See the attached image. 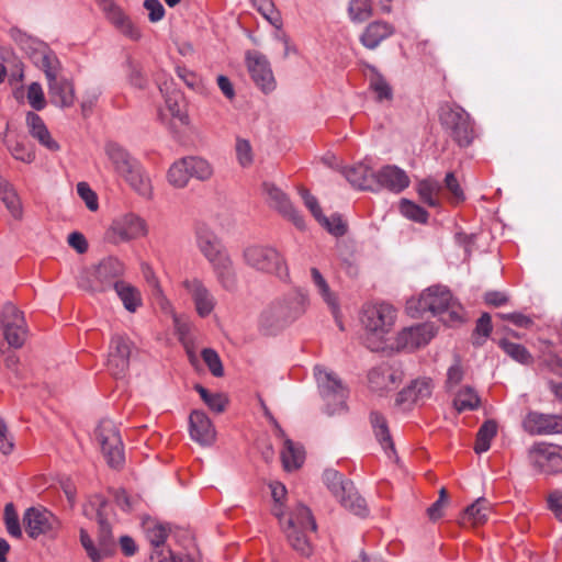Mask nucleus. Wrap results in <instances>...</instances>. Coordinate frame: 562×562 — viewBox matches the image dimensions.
Here are the masks:
<instances>
[{
	"label": "nucleus",
	"mask_w": 562,
	"mask_h": 562,
	"mask_svg": "<svg viewBox=\"0 0 562 562\" xmlns=\"http://www.w3.org/2000/svg\"><path fill=\"white\" fill-rule=\"evenodd\" d=\"M11 36L31 63L45 74L50 102L59 108L71 106L75 101L74 86L58 77L61 65L55 52L45 42L20 30H13Z\"/></svg>",
	"instance_id": "f257e3e1"
},
{
	"label": "nucleus",
	"mask_w": 562,
	"mask_h": 562,
	"mask_svg": "<svg viewBox=\"0 0 562 562\" xmlns=\"http://www.w3.org/2000/svg\"><path fill=\"white\" fill-rule=\"evenodd\" d=\"M273 505L272 515L279 520L290 546L303 557H310L313 552L311 535L316 531V522L311 510L299 503L291 512H286L283 499L286 496V488L280 482L269 484Z\"/></svg>",
	"instance_id": "f03ea898"
},
{
	"label": "nucleus",
	"mask_w": 562,
	"mask_h": 562,
	"mask_svg": "<svg viewBox=\"0 0 562 562\" xmlns=\"http://www.w3.org/2000/svg\"><path fill=\"white\" fill-rule=\"evenodd\" d=\"M406 311L413 317L430 312L447 326H456L464 321L462 305L453 299L449 289L442 285L429 286L418 297L409 299L406 302Z\"/></svg>",
	"instance_id": "7ed1b4c3"
},
{
	"label": "nucleus",
	"mask_w": 562,
	"mask_h": 562,
	"mask_svg": "<svg viewBox=\"0 0 562 562\" xmlns=\"http://www.w3.org/2000/svg\"><path fill=\"white\" fill-rule=\"evenodd\" d=\"M195 241L196 247L211 265L218 283L225 290H233L237 281L236 272L221 238L202 223L195 228Z\"/></svg>",
	"instance_id": "20e7f679"
},
{
	"label": "nucleus",
	"mask_w": 562,
	"mask_h": 562,
	"mask_svg": "<svg viewBox=\"0 0 562 562\" xmlns=\"http://www.w3.org/2000/svg\"><path fill=\"white\" fill-rule=\"evenodd\" d=\"M104 150L110 169L123 178L136 193L149 198L153 188L142 165L116 143H108Z\"/></svg>",
	"instance_id": "39448f33"
},
{
	"label": "nucleus",
	"mask_w": 562,
	"mask_h": 562,
	"mask_svg": "<svg viewBox=\"0 0 562 562\" xmlns=\"http://www.w3.org/2000/svg\"><path fill=\"white\" fill-rule=\"evenodd\" d=\"M397 318L396 308L386 302H372L363 305L361 311V324L367 338V347L372 351L383 348L385 337L393 329Z\"/></svg>",
	"instance_id": "423d86ee"
},
{
	"label": "nucleus",
	"mask_w": 562,
	"mask_h": 562,
	"mask_svg": "<svg viewBox=\"0 0 562 562\" xmlns=\"http://www.w3.org/2000/svg\"><path fill=\"white\" fill-rule=\"evenodd\" d=\"M314 376L325 402V413L333 416L345 412L348 391L337 374L323 366H315Z\"/></svg>",
	"instance_id": "0eeeda50"
},
{
	"label": "nucleus",
	"mask_w": 562,
	"mask_h": 562,
	"mask_svg": "<svg viewBox=\"0 0 562 562\" xmlns=\"http://www.w3.org/2000/svg\"><path fill=\"white\" fill-rule=\"evenodd\" d=\"M124 273V265L116 258L108 257L97 266L86 271V278H81L79 285L91 292H103L115 288L121 282L120 277Z\"/></svg>",
	"instance_id": "6e6552de"
},
{
	"label": "nucleus",
	"mask_w": 562,
	"mask_h": 562,
	"mask_svg": "<svg viewBox=\"0 0 562 562\" xmlns=\"http://www.w3.org/2000/svg\"><path fill=\"white\" fill-rule=\"evenodd\" d=\"M245 262L261 272L276 274L283 279L288 277V267L281 254L272 246L250 245L244 250Z\"/></svg>",
	"instance_id": "1a4fd4ad"
},
{
	"label": "nucleus",
	"mask_w": 562,
	"mask_h": 562,
	"mask_svg": "<svg viewBox=\"0 0 562 562\" xmlns=\"http://www.w3.org/2000/svg\"><path fill=\"white\" fill-rule=\"evenodd\" d=\"M440 122L459 146H468L474 138L470 115L461 106L445 104L440 109Z\"/></svg>",
	"instance_id": "9d476101"
},
{
	"label": "nucleus",
	"mask_w": 562,
	"mask_h": 562,
	"mask_svg": "<svg viewBox=\"0 0 562 562\" xmlns=\"http://www.w3.org/2000/svg\"><path fill=\"white\" fill-rule=\"evenodd\" d=\"M95 437L108 464L112 468H120L125 458L122 439L114 422L101 420L95 429Z\"/></svg>",
	"instance_id": "9b49d317"
},
{
	"label": "nucleus",
	"mask_w": 562,
	"mask_h": 562,
	"mask_svg": "<svg viewBox=\"0 0 562 562\" xmlns=\"http://www.w3.org/2000/svg\"><path fill=\"white\" fill-rule=\"evenodd\" d=\"M248 72L258 89L268 94L277 88V81L270 63L265 55L257 50L246 53Z\"/></svg>",
	"instance_id": "f8f14e48"
},
{
	"label": "nucleus",
	"mask_w": 562,
	"mask_h": 562,
	"mask_svg": "<svg viewBox=\"0 0 562 562\" xmlns=\"http://www.w3.org/2000/svg\"><path fill=\"white\" fill-rule=\"evenodd\" d=\"M97 3L106 20L117 32L132 41H138L140 38L142 34L139 29L115 0H97Z\"/></svg>",
	"instance_id": "ddd939ff"
},
{
	"label": "nucleus",
	"mask_w": 562,
	"mask_h": 562,
	"mask_svg": "<svg viewBox=\"0 0 562 562\" xmlns=\"http://www.w3.org/2000/svg\"><path fill=\"white\" fill-rule=\"evenodd\" d=\"M262 188L267 203L271 209L277 211L284 218L291 221L299 229L305 228L304 217L280 188L270 182H263Z\"/></svg>",
	"instance_id": "4468645a"
},
{
	"label": "nucleus",
	"mask_w": 562,
	"mask_h": 562,
	"mask_svg": "<svg viewBox=\"0 0 562 562\" xmlns=\"http://www.w3.org/2000/svg\"><path fill=\"white\" fill-rule=\"evenodd\" d=\"M133 342L122 334H114L110 341L108 369L116 378L124 375L130 367Z\"/></svg>",
	"instance_id": "2eb2a0df"
},
{
	"label": "nucleus",
	"mask_w": 562,
	"mask_h": 562,
	"mask_svg": "<svg viewBox=\"0 0 562 562\" xmlns=\"http://www.w3.org/2000/svg\"><path fill=\"white\" fill-rule=\"evenodd\" d=\"M529 460L541 473L550 474L562 470V447L540 442L529 450Z\"/></svg>",
	"instance_id": "dca6fc26"
},
{
	"label": "nucleus",
	"mask_w": 562,
	"mask_h": 562,
	"mask_svg": "<svg viewBox=\"0 0 562 562\" xmlns=\"http://www.w3.org/2000/svg\"><path fill=\"white\" fill-rule=\"evenodd\" d=\"M182 285L190 296L194 310L200 317H207L216 306V299L203 280L196 277L187 278Z\"/></svg>",
	"instance_id": "f3484780"
},
{
	"label": "nucleus",
	"mask_w": 562,
	"mask_h": 562,
	"mask_svg": "<svg viewBox=\"0 0 562 562\" xmlns=\"http://www.w3.org/2000/svg\"><path fill=\"white\" fill-rule=\"evenodd\" d=\"M1 325L8 344L20 348L25 340V321L23 314L12 303H7L2 308Z\"/></svg>",
	"instance_id": "a211bd4d"
},
{
	"label": "nucleus",
	"mask_w": 562,
	"mask_h": 562,
	"mask_svg": "<svg viewBox=\"0 0 562 562\" xmlns=\"http://www.w3.org/2000/svg\"><path fill=\"white\" fill-rule=\"evenodd\" d=\"M437 334L431 323L418 324L401 330L396 337L397 349L413 351L426 346Z\"/></svg>",
	"instance_id": "6ab92c4d"
},
{
	"label": "nucleus",
	"mask_w": 562,
	"mask_h": 562,
	"mask_svg": "<svg viewBox=\"0 0 562 562\" xmlns=\"http://www.w3.org/2000/svg\"><path fill=\"white\" fill-rule=\"evenodd\" d=\"M401 380L402 372L389 363L371 369L368 374L370 390L379 394L396 389Z\"/></svg>",
	"instance_id": "aec40b11"
},
{
	"label": "nucleus",
	"mask_w": 562,
	"mask_h": 562,
	"mask_svg": "<svg viewBox=\"0 0 562 562\" xmlns=\"http://www.w3.org/2000/svg\"><path fill=\"white\" fill-rule=\"evenodd\" d=\"M112 232L116 241H130L147 234L145 221L134 214L127 213L116 218L112 224Z\"/></svg>",
	"instance_id": "412c9836"
},
{
	"label": "nucleus",
	"mask_w": 562,
	"mask_h": 562,
	"mask_svg": "<svg viewBox=\"0 0 562 562\" xmlns=\"http://www.w3.org/2000/svg\"><path fill=\"white\" fill-rule=\"evenodd\" d=\"M189 432L191 439L202 447L212 446L216 439V430L211 419L199 409L192 411L189 416Z\"/></svg>",
	"instance_id": "4be33fe9"
},
{
	"label": "nucleus",
	"mask_w": 562,
	"mask_h": 562,
	"mask_svg": "<svg viewBox=\"0 0 562 562\" xmlns=\"http://www.w3.org/2000/svg\"><path fill=\"white\" fill-rule=\"evenodd\" d=\"M522 426L531 435L559 434L562 432V417L531 412L525 417Z\"/></svg>",
	"instance_id": "5701e85b"
},
{
	"label": "nucleus",
	"mask_w": 562,
	"mask_h": 562,
	"mask_svg": "<svg viewBox=\"0 0 562 562\" xmlns=\"http://www.w3.org/2000/svg\"><path fill=\"white\" fill-rule=\"evenodd\" d=\"M0 137L7 150L15 160L24 164H32L35 160L36 156L34 147L26 144L24 137L19 134L11 133L9 124H7L5 131L0 134Z\"/></svg>",
	"instance_id": "b1692460"
},
{
	"label": "nucleus",
	"mask_w": 562,
	"mask_h": 562,
	"mask_svg": "<svg viewBox=\"0 0 562 562\" xmlns=\"http://www.w3.org/2000/svg\"><path fill=\"white\" fill-rule=\"evenodd\" d=\"M24 525L27 535L31 538H37L40 535L47 533L57 522L56 518L48 510L29 508L24 514Z\"/></svg>",
	"instance_id": "393cba45"
},
{
	"label": "nucleus",
	"mask_w": 562,
	"mask_h": 562,
	"mask_svg": "<svg viewBox=\"0 0 562 562\" xmlns=\"http://www.w3.org/2000/svg\"><path fill=\"white\" fill-rule=\"evenodd\" d=\"M307 296L301 292H293L274 302L281 318L289 325L300 318L306 311Z\"/></svg>",
	"instance_id": "a878e982"
},
{
	"label": "nucleus",
	"mask_w": 562,
	"mask_h": 562,
	"mask_svg": "<svg viewBox=\"0 0 562 562\" xmlns=\"http://www.w3.org/2000/svg\"><path fill=\"white\" fill-rule=\"evenodd\" d=\"M375 190L386 188L393 192H401L409 184V179L404 170L396 166L383 167L374 177Z\"/></svg>",
	"instance_id": "bb28decb"
},
{
	"label": "nucleus",
	"mask_w": 562,
	"mask_h": 562,
	"mask_svg": "<svg viewBox=\"0 0 562 562\" xmlns=\"http://www.w3.org/2000/svg\"><path fill=\"white\" fill-rule=\"evenodd\" d=\"M434 384L428 378L414 380L397 395L398 404H418L424 403L432 394Z\"/></svg>",
	"instance_id": "cd10ccee"
},
{
	"label": "nucleus",
	"mask_w": 562,
	"mask_h": 562,
	"mask_svg": "<svg viewBox=\"0 0 562 562\" xmlns=\"http://www.w3.org/2000/svg\"><path fill=\"white\" fill-rule=\"evenodd\" d=\"M25 123L30 135L43 147L50 151H57L59 149L58 143L52 137L47 126L38 114L27 112Z\"/></svg>",
	"instance_id": "c85d7f7f"
},
{
	"label": "nucleus",
	"mask_w": 562,
	"mask_h": 562,
	"mask_svg": "<svg viewBox=\"0 0 562 562\" xmlns=\"http://www.w3.org/2000/svg\"><path fill=\"white\" fill-rule=\"evenodd\" d=\"M341 173L351 186L361 190L375 191V173L366 162H359L355 166L342 168Z\"/></svg>",
	"instance_id": "c756f323"
},
{
	"label": "nucleus",
	"mask_w": 562,
	"mask_h": 562,
	"mask_svg": "<svg viewBox=\"0 0 562 562\" xmlns=\"http://www.w3.org/2000/svg\"><path fill=\"white\" fill-rule=\"evenodd\" d=\"M159 90L165 97V103L170 115L179 120L182 124L188 123V115L184 112V101L182 94L172 89L171 86L166 81L159 86Z\"/></svg>",
	"instance_id": "7c9ffc66"
},
{
	"label": "nucleus",
	"mask_w": 562,
	"mask_h": 562,
	"mask_svg": "<svg viewBox=\"0 0 562 562\" xmlns=\"http://www.w3.org/2000/svg\"><path fill=\"white\" fill-rule=\"evenodd\" d=\"M393 27L386 22L375 21L370 23L360 40L363 46L369 49L376 48L382 41L387 38L393 33Z\"/></svg>",
	"instance_id": "2f4dec72"
},
{
	"label": "nucleus",
	"mask_w": 562,
	"mask_h": 562,
	"mask_svg": "<svg viewBox=\"0 0 562 562\" xmlns=\"http://www.w3.org/2000/svg\"><path fill=\"white\" fill-rule=\"evenodd\" d=\"M311 280L316 293L322 297L324 303L327 304L331 312L336 314L339 308L337 295L331 290L321 271L315 267L311 268Z\"/></svg>",
	"instance_id": "473e14b6"
},
{
	"label": "nucleus",
	"mask_w": 562,
	"mask_h": 562,
	"mask_svg": "<svg viewBox=\"0 0 562 562\" xmlns=\"http://www.w3.org/2000/svg\"><path fill=\"white\" fill-rule=\"evenodd\" d=\"M114 290L122 301L125 310L128 312L134 313L142 305L140 292L131 283L124 281L117 282L115 283Z\"/></svg>",
	"instance_id": "72a5a7b5"
},
{
	"label": "nucleus",
	"mask_w": 562,
	"mask_h": 562,
	"mask_svg": "<svg viewBox=\"0 0 562 562\" xmlns=\"http://www.w3.org/2000/svg\"><path fill=\"white\" fill-rule=\"evenodd\" d=\"M281 460L286 471L299 469L304 461V452L300 445L294 443L291 439H284L281 450Z\"/></svg>",
	"instance_id": "f704fd0d"
},
{
	"label": "nucleus",
	"mask_w": 562,
	"mask_h": 562,
	"mask_svg": "<svg viewBox=\"0 0 562 562\" xmlns=\"http://www.w3.org/2000/svg\"><path fill=\"white\" fill-rule=\"evenodd\" d=\"M279 312L280 311L278 310L276 303H272L262 311L259 318V326L266 334H274L281 328L288 326L285 321L281 318Z\"/></svg>",
	"instance_id": "c9c22d12"
},
{
	"label": "nucleus",
	"mask_w": 562,
	"mask_h": 562,
	"mask_svg": "<svg viewBox=\"0 0 562 562\" xmlns=\"http://www.w3.org/2000/svg\"><path fill=\"white\" fill-rule=\"evenodd\" d=\"M480 404V396L476 391L469 385L460 387L454 394L453 406L459 413L474 411L479 408Z\"/></svg>",
	"instance_id": "e433bc0d"
},
{
	"label": "nucleus",
	"mask_w": 562,
	"mask_h": 562,
	"mask_svg": "<svg viewBox=\"0 0 562 562\" xmlns=\"http://www.w3.org/2000/svg\"><path fill=\"white\" fill-rule=\"evenodd\" d=\"M324 482L334 496H336L339 492L347 493L349 496L355 495L353 482L345 479L335 470H326L324 472Z\"/></svg>",
	"instance_id": "4c0bfd02"
},
{
	"label": "nucleus",
	"mask_w": 562,
	"mask_h": 562,
	"mask_svg": "<svg viewBox=\"0 0 562 562\" xmlns=\"http://www.w3.org/2000/svg\"><path fill=\"white\" fill-rule=\"evenodd\" d=\"M191 178L187 157L175 161L167 173L168 182L175 188H184Z\"/></svg>",
	"instance_id": "58836bf2"
},
{
	"label": "nucleus",
	"mask_w": 562,
	"mask_h": 562,
	"mask_svg": "<svg viewBox=\"0 0 562 562\" xmlns=\"http://www.w3.org/2000/svg\"><path fill=\"white\" fill-rule=\"evenodd\" d=\"M144 530L147 540L153 546V551H167L164 548V543L168 537V529L165 525L155 522V521H146L144 524Z\"/></svg>",
	"instance_id": "ea45409f"
},
{
	"label": "nucleus",
	"mask_w": 562,
	"mask_h": 562,
	"mask_svg": "<svg viewBox=\"0 0 562 562\" xmlns=\"http://www.w3.org/2000/svg\"><path fill=\"white\" fill-rule=\"evenodd\" d=\"M370 420H371L375 437L379 440V442L381 443V446L383 447V449L385 451H387V449L393 451L394 450L393 442H392V439H391V436L389 432V427H387L385 417L378 412H372L370 415Z\"/></svg>",
	"instance_id": "a19ab883"
},
{
	"label": "nucleus",
	"mask_w": 562,
	"mask_h": 562,
	"mask_svg": "<svg viewBox=\"0 0 562 562\" xmlns=\"http://www.w3.org/2000/svg\"><path fill=\"white\" fill-rule=\"evenodd\" d=\"M341 506L356 516L364 517L368 514V507L364 498H362L355 487V495L339 492L336 496Z\"/></svg>",
	"instance_id": "79ce46f5"
},
{
	"label": "nucleus",
	"mask_w": 562,
	"mask_h": 562,
	"mask_svg": "<svg viewBox=\"0 0 562 562\" xmlns=\"http://www.w3.org/2000/svg\"><path fill=\"white\" fill-rule=\"evenodd\" d=\"M442 186L435 179H425L418 183L419 198L431 207L439 205L438 195L441 192Z\"/></svg>",
	"instance_id": "37998d69"
},
{
	"label": "nucleus",
	"mask_w": 562,
	"mask_h": 562,
	"mask_svg": "<svg viewBox=\"0 0 562 562\" xmlns=\"http://www.w3.org/2000/svg\"><path fill=\"white\" fill-rule=\"evenodd\" d=\"M497 424L494 420H486L479 429L474 450L481 454L491 447V440L496 436Z\"/></svg>",
	"instance_id": "c03bdc74"
},
{
	"label": "nucleus",
	"mask_w": 562,
	"mask_h": 562,
	"mask_svg": "<svg viewBox=\"0 0 562 562\" xmlns=\"http://www.w3.org/2000/svg\"><path fill=\"white\" fill-rule=\"evenodd\" d=\"M0 190V199L15 218L21 217L22 205L15 189L7 181Z\"/></svg>",
	"instance_id": "a18cd8bd"
},
{
	"label": "nucleus",
	"mask_w": 562,
	"mask_h": 562,
	"mask_svg": "<svg viewBox=\"0 0 562 562\" xmlns=\"http://www.w3.org/2000/svg\"><path fill=\"white\" fill-rule=\"evenodd\" d=\"M498 346L507 356L521 364H529L532 361L531 353L520 344L512 342L508 339H501Z\"/></svg>",
	"instance_id": "49530a36"
},
{
	"label": "nucleus",
	"mask_w": 562,
	"mask_h": 562,
	"mask_svg": "<svg viewBox=\"0 0 562 562\" xmlns=\"http://www.w3.org/2000/svg\"><path fill=\"white\" fill-rule=\"evenodd\" d=\"M369 70L370 89L376 94V99L379 101L390 100L392 98L390 85L374 67H369Z\"/></svg>",
	"instance_id": "de8ad7c7"
},
{
	"label": "nucleus",
	"mask_w": 562,
	"mask_h": 562,
	"mask_svg": "<svg viewBox=\"0 0 562 562\" xmlns=\"http://www.w3.org/2000/svg\"><path fill=\"white\" fill-rule=\"evenodd\" d=\"M258 12L276 29L282 27V18L272 0H250Z\"/></svg>",
	"instance_id": "09e8293b"
},
{
	"label": "nucleus",
	"mask_w": 562,
	"mask_h": 562,
	"mask_svg": "<svg viewBox=\"0 0 562 562\" xmlns=\"http://www.w3.org/2000/svg\"><path fill=\"white\" fill-rule=\"evenodd\" d=\"M188 164L191 173V178H195L200 181H206L213 176L212 165L204 158L196 156H188Z\"/></svg>",
	"instance_id": "8fccbe9b"
},
{
	"label": "nucleus",
	"mask_w": 562,
	"mask_h": 562,
	"mask_svg": "<svg viewBox=\"0 0 562 562\" xmlns=\"http://www.w3.org/2000/svg\"><path fill=\"white\" fill-rule=\"evenodd\" d=\"M194 389L211 411L215 413L225 411L227 398L222 393H211L200 384H196Z\"/></svg>",
	"instance_id": "3c124183"
},
{
	"label": "nucleus",
	"mask_w": 562,
	"mask_h": 562,
	"mask_svg": "<svg viewBox=\"0 0 562 562\" xmlns=\"http://www.w3.org/2000/svg\"><path fill=\"white\" fill-rule=\"evenodd\" d=\"M488 513V502L480 497L472 505L467 507L463 519H468L472 524H482L486 520Z\"/></svg>",
	"instance_id": "603ef678"
},
{
	"label": "nucleus",
	"mask_w": 562,
	"mask_h": 562,
	"mask_svg": "<svg viewBox=\"0 0 562 562\" xmlns=\"http://www.w3.org/2000/svg\"><path fill=\"white\" fill-rule=\"evenodd\" d=\"M400 211L408 220L417 223H426L428 213L414 202L403 199L400 203Z\"/></svg>",
	"instance_id": "864d4df0"
},
{
	"label": "nucleus",
	"mask_w": 562,
	"mask_h": 562,
	"mask_svg": "<svg viewBox=\"0 0 562 562\" xmlns=\"http://www.w3.org/2000/svg\"><path fill=\"white\" fill-rule=\"evenodd\" d=\"M235 154L240 167L247 168L254 162V151L249 140L237 137L235 143Z\"/></svg>",
	"instance_id": "5fc2aeb1"
},
{
	"label": "nucleus",
	"mask_w": 562,
	"mask_h": 562,
	"mask_svg": "<svg viewBox=\"0 0 562 562\" xmlns=\"http://www.w3.org/2000/svg\"><path fill=\"white\" fill-rule=\"evenodd\" d=\"M492 331L491 316L487 313H483L476 322V326L473 333V345L476 347L483 346L487 337Z\"/></svg>",
	"instance_id": "6e6d98bb"
},
{
	"label": "nucleus",
	"mask_w": 562,
	"mask_h": 562,
	"mask_svg": "<svg viewBox=\"0 0 562 562\" xmlns=\"http://www.w3.org/2000/svg\"><path fill=\"white\" fill-rule=\"evenodd\" d=\"M371 12H372L371 0H350L349 15L352 21L363 22L371 15Z\"/></svg>",
	"instance_id": "4d7b16f0"
},
{
	"label": "nucleus",
	"mask_w": 562,
	"mask_h": 562,
	"mask_svg": "<svg viewBox=\"0 0 562 562\" xmlns=\"http://www.w3.org/2000/svg\"><path fill=\"white\" fill-rule=\"evenodd\" d=\"M106 501L101 495H94L89 499V502L83 506V514L87 517L93 518L97 520L106 518L105 507Z\"/></svg>",
	"instance_id": "13d9d810"
},
{
	"label": "nucleus",
	"mask_w": 562,
	"mask_h": 562,
	"mask_svg": "<svg viewBox=\"0 0 562 562\" xmlns=\"http://www.w3.org/2000/svg\"><path fill=\"white\" fill-rule=\"evenodd\" d=\"M5 61V68L8 74V80L11 86L19 85L24 79V65L16 57L12 56L11 58H3Z\"/></svg>",
	"instance_id": "bf43d9fd"
},
{
	"label": "nucleus",
	"mask_w": 562,
	"mask_h": 562,
	"mask_svg": "<svg viewBox=\"0 0 562 562\" xmlns=\"http://www.w3.org/2000/svg\"><path fill=\"white\" fill-rule=\"evenodd\" d=\"M328 233L331 235L339 237L345 235L347 231V226L345 222L342 221L341 216L338 214H333L331 216L327 217L323 215L317 221Z\"/></svg>",
	"instance_id": "052dcab7"
},
{
	"label": "nucleus",
	"mask_w": 562,
	"mask_h": 562,
	"mask_svg": "<svg viewBox=\"0 0 562 562\" xmlns=\"http://www.w3.org/2000/svg\"><path fill=\"white\" fill-rule=\"evenodd\" d=\"M98 524L100 527V538H99L98 551L101 552V559H102L111 552L113 541L111 538V528L106 521V518L99 519Z\"/></svg>",
	"instance_id": "680f3d73"
},
{
	"label": "nucleus",
	"mask_w": 562,
	"mask_h": 562,
	"mask_svg": "<svg viewBox=\"0 0 562 562\" xmlns=\"http://www.w3.org/2000/svg\"><path fill=\"white\" fill-rule=\"evenodd\" d=\"M202 359L214 376H222L224 368L218 353L212 348H204L201 352Z\"/></svg>",
	"instance_id": "e2e57ef3"
},
{
	"label": "nucleus",
	"mask_w": 562,
	"mask_h": 562,
	"mask_svg": "<svg viewBox=\"0 0 562 562\" xmlns=\"http://www.w3.org/2000/svg\"><path fill=\"white\" fill-rule=\"evenodd\" d=\"M4 520L8 532L15 538H20L22 530L20 527L18 515L14 510L13 504H7L4 508Z\"/></svg>",
	"instance_id": "0e129e2a"
},
{
	"label": "nucleus",
	"mask_w": 562,
	"mask_h": 562,
	"mask_svg": "<svg viewBox=\"0 0 562 562\" xmlns=\"http://www.w3.org/2000/svg\"><path fill=\"white\" fill-rule=\"evenodd\" d=\"M27 101L30 105L36 110L41 111L45 108L46 101L44 97V92L42 86L38 82H32L27 89Z\"/></svg>",
	"instance_id": "69168bd1"
},
{
	"label": "nucleus",
	"mask_w": 562,
	"mask_h": 562,
	"mask_svg": "<svg viewBox=\"0 0 562 562\" xmlns=\"http://www.w3.org/2000/svg\"><path fill=\"white\" fill-rule=\"evenodd\" d=\"M172 322L175 331L179 338V340L188 347L189 342V334L191 329L190 323L187 321V318L182 315L172 314Z\"/></svg>",
	"instance_id": "338daca9"
},
{
	"label": "nucleus",
	"mask_w": 562,
	"mask_h": 562,
	"mask_svg": "<svg viewBox=\"0 0 562 562\" xmlns=\"http://www.w3.org/2000/svg\"><path fill=\"white\" fill-rule=\"evenodd\" d=\"M77 193L85 201L87 207L94 212L99 207L97 194L91 190L88 183L79 182L77 184Z\"/></svg>",
	"instance_id": "774afa93"
}]
</instances>
